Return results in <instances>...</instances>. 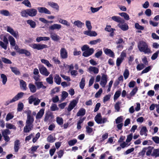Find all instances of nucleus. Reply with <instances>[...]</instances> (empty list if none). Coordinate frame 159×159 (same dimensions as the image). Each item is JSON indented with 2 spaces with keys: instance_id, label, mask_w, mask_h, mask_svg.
Instances as JSON below:
<instances>
[{
  "instance_id": "nucleus-54",
  "label": "nucleus",
  "mask_w": 159,
  "mask_h": 159,
  "mask_svg": "<svg viewBox=\"0 0 159 159\" xmlns=\"http://www.w3.org/2000/svg\"><path fill=\"white\" fill-rule=\"evenodd\" d=\"M17 110L18 111H21L24 107L23 104L21 102H19L18 104Z\"/></svg>"
},
{
  "instance_id": "nucleus-18",
  "label": "nucleus",
  "mask_w": 159,
  "mask_h": 159,
  "mask_svg": "<svg viewBox=\"0 0 159 159\" xmlns=\"http://www.w3.org/2000/svg\"><path fill=\"white\" fill-rule=\"evenodd\" d=\"M111 19L119 23H123L125 22L123 19L119 16H114L111 17Z\"/></svg>"
},
{
  "instance_id": "nucleus-10",
  "label": "nucleus",
  "mask_w": 159,
  "mask_h": 159,
  "mask_svg": "<svg viewBox=\"0 0 159 159\" xmlns=\"http://www.w3.org/2000/svg\"><path fill=\"white\" fill-rule=\"evenodd\" d=\"M61 57L63 59H66L68 57V54L65 48H63L60 50Z\"/></svg>"
},
{
  "instance_id": "nucleus-24",
  "label": "nucleus",
  "mask_w": 159,
  "mask_h": 159,
  "mask_svg": "<svg viewBox=\"0 0 159 159\" xmlns=\"http://www.w3.org/2000/svg\"><path fill=\"white\" fill-rule=\"evenodd\" d=\"M73 25L78 28H82L84 26V24L79 20H77L74 22Z\"/></svg>"
},
{
  "instance_id": "nucleus-57",
  "label": "nucleus",
  "mask_w": 159,
  "mask_h": 159,
  "mask_svg": "<svg viewBox=\"0 0 159 159\" xmlns=\"http://www.w3.org/2000/svg\"><path fill=\"white\" fill-rule=\"evenodd\" d=\"M50 109L52 111H54L58 110L57 105L55 104H52L50 107Z\"/></svg>"
},
{
  "instance_id": "nucleus-40",
  "label": "nucleus",
  "mask_w": 159,
  "mask_h": 159,
  "mask_svg": "<svg viewBox=\"0 0 159 159\" xmlns=\"http://www.w3.org/2000/svg\"><path fill=\"white\" fill-rule=\"evenodd\" d=\"M6 127L8 129H13L14 130L16 129V127L15 125L9 123H7L6 124Z\"/></svg>"
},
{
  "instance_id": "nucleus-9",
  "label": "nucleus",
  "mask_w": 159,
  "mask_h": 159,
  "mask_svg": "<svg viewBox=\"0 0 159 159\" xmlns=\"http://www.w3.org/2000/svg\"><path fill=\"white\" fill-rule=\"evenodd\" d=\"M107 82V75L105 74H103L101 78L100 82V85L103 88L105 87Z\"/></svg>"
},
{
  "instance_id": "nucleus-50",
  "label": "nucleus",
  "mask_w": 159,
  "mask_h": 159,
  "mask_svg": "<svg viewBox=\"0 0 159 159\" xmlns=\"http://www.w3.org/2000/svg\"><path fill=\"white\" fill-rule=\"evenodd\" d=\"M129 70L127 69H125L123 74L125 80H126L128 78L129 75Z\"/></svg>"
},
{
  "instance_id": "nucleus-33",
  "label": "nucleus",
  "mask_w": 159,
  "mask_h": 159,
  "mask_svg": "<svg viewBox=\"0 0 159 159\" xmlns=\"http://www.w3.org/2000/svg\"><path fill=\"white\" fill-rule=\"evenodd\" d=\"M59 21L60 23L65 25L67 27H70V23L66 20L60 19Z\"/></svg>"
},
{
  "instance_id": "nucleus-1",
  "label": "nucleus",
  "mask_w": 159,
  "mask_h": 159,
  "mask_svg": "<svg viewBox=\"0 0 159 159\" xmlns=\"http://www.w3.org/2000/svg\"><path fill=\"white\" fill-rule=\"evenodd\" d=\"M138 47L139 51L143 52L145 54L151 53L150 48L147 43L143 41H140L138 44Z\"/></svg>"
},
{
  "instance_id": "nucleus-52",
  "label": "nucleus",
  "mask_w": 159,
  "mask_h": 159,
  "mask_svg": "<svg viewBox=\"0 0 159 159\" xmlns=\"http://www.w3.org/2000/svg\"><path fill=\"white\" fill-rule=\"evenodd\" d=\"M1 78L2 80V83L3 84H5L7 81V78L6 75L4 74L1 75Z\"/></svg>"
},
{
  "instance_id": "nucleus-56",
  "label": "nucleus",
  "mask_w": 159,
  "mask_h": 159,
  "mask_svg": "<svg viewBox=\"0 0 159 159\" xmlns=\"http://www.w3.org/2000/svg\"><path fill=\"white\" fill-rule=\"evenodd\" d=\"M85 25L88 30H91L92 27L90 21L87 20L85 22Z\"/></svg>"
},
{
  "instance_id": "nucleus-38",
  "label": "nucleus",
  "mask_w": 159,
  "mask_h": 159,
  "mask_svg": "<svg viewBox=\"0 0 159 159\" xmlns=\"http://www.w3.org/2000/svg\"><path fill=\"white\" fill-rule=\"evenodd\" d=\"M85 85V79L84 78H82L81 81L79 83V86L80 88L83 89Z\"/></svg>"
},
{
  "instance_id": "nucleus-14",
  "label": "nucleus",
  "mask_w": 159,
  "mask_h": 159,
  "mask_svg": "<svg viewBox=\"0 0 159 159\" xmlns=\"http://www.w3.org/2000/svg\"><path fill=\"white\" fill-rule=\"evenodd\" d=\"M50 38L54 41H57L60 39V37L54 32H50Z\"/></svg>"
},
{
  "instance_id": "nucleus-5",
  "label": "nucleus",
  "mask_w": 159,
  "mask_h": 159,
  "mask_svg": "<svg viewBox=\"0 0 159 159\" xmlns=\"http://www.w3.org/2000/svg\"><path fill=\"white\" fill-rule=\"evenodd\" d=\"M95 121L98 124L104 123L107 121V119L106 118H102L100 114H97L94 118Z\"/></svg>"
},
{
  "instance_id": "nucleus-21",
  "label": "nucleus",
  "mask_w": 159,
  "mask_h": 159,
  "mask_svg": "<svg viewBox=\"0 0 159 159\" xmlns=\"http://www.w3.org/2000/svg\"><path fill=\"white\" fill-rule=\"evenodd\" d=\"M28 87L30 92L32 93H34L36 91L37 89V87L32 83H30L28 85Z\"/></svg>"
},
{
  "instance_id": "nucleus-46",
  "label": "nucleus",
  "mask_w": 159,
  "mask_h": 159,
  "mask_svg": "<svg viewBox=\"0 0 159 159\" xmlns=\"http://www.w3.org/2000/svg\"><path fill=\"white\" fill-rule=\"evenodd\" d=\"M53 118V116L52 113H49L46 115L44 119L45 121H47L50 118L52 119Z\"/></svg>"
},
{
  "instance_id": "nucleus-37",
  "label": "nucleus",
  "mask_w": 159,
  "mask_h": 159,
  "mask_svg": "<svg viewBox=\"0 0 159 159\" xmlns=\"http://www.w3.org/2000/svg\"><path fill=\"white\" fill-rule=\"evenodd\" d=\"M42 63L45 64L48 67H52V65L50 64L49 61L47 60L42 59L41 60Z\"/></svg>"
},
{
  "instance_id": "nucleus-30",
  "label": "nucleus",
  "mask_w": 159,
  "mask_h": 159,
  "mask_svg": "<svg viewBox=\"0 0 159 159\" xmlns=\"http://www.w3.org/2000/svg\"><path fill=\"white\" fill-rule=\"evenodd\" d=\"M147 131L148 130L146 127L145 126H143L141 128L140 131V134L141 135H144L145 136H146L147 135Z\"/></svg>"
},
{
  "instance_id": "nucleus-11",
  "label": "nucleus",
  "mask_w": 159,
  "mask_h": 159,
  "mask_svg": "<svg viewBox=\"0 0 159 159\" xmlns=\"http://www.w3.org/2000/svg\"><path fill=\"white\" fill-rule=\"evenodd\" d=\"M39 70L40 73L42 75L46 76H48L50 74L47 68L44 66H42L39 67Z\"/></svg>"
},
{
  "instance_id": "nucleus-45",
  "label": "nucleus",
  "mask_w": 159,
  "mask_h": 159,
  "mask_svg": "<svg viewBox=\"0 0 159 159\" xmlns=\"http://www.w3.org/2000/svg\"><path fill=\"white\" fill-rule=\"evenodd\" d=\"M53 77L52 75H50L49 77L47 78L46 80L47 83L50 84H52L53 83Z\"/></svg>"
},
{
  "instance_id": "nucleus-23",
  "label": "nucleus",
  "mask_w": 159,
  "mask_h": 159,
  "mask_svg": "<svg viewBox=\"0 0 159 159\" xmlns=\"http://www.w3.org/2000/svg\"><path fill=\"white\" fill-rule=\"evenodd\" d=\"M44 111V109H41L37 114L36 116V119H41L43 116Z\"/></svg>"
},
{
  "instance_id": "nucleus-64",
  "label": "nucleus",
  "mask_w": 159,
  "mask_h": 159,
  "mask_svg": "<svg viewBox=\"0 0 159 159\" xmlns=\"http://www.w3.org/2000/svg\"><path fill=\"white\" fill-rule=\"evenodd\" d=\"M152 139L157 144L159 143V137L157 136L152 137Z\"/></svg>"
},
{
  "instance_id": "nucleus-63",
  "label": "nucleus",
  "mask_w": 159,
  "mask_h": 159,
  "mask_svg": "<svg viewBox=\"0 0 159 159\" xmlns=\"http://www.w3.org/2000/svg\"><path fill=\"white\" fill-rule=\"evenodd\" d=\"M123 60H124L120 57L118 58L116 61V66H119L120 65V64L122 62Z\"/></svg>"
},
{
  "instance_id": "nucleus-17",
  "label": "nucleus",
  "mask_w": 159,
  "mask_h": 159,
  "mask_svg": "<svg viewBox=\"0 0 159 159\" xmlns=\"http://www.w3.org/2000/svg\"><path fill=\"white\" fill-rule=\"evenodd\" d=\"M84 34L90 36H96L97 35V33L94 31H91V30H88L84 32Z\"/></svg>"
},
{
  "instance_id": "nucleus-4",
  "label": "nucleus",
  "mask_w": 159,
  "mask_h": 159,
  "mask_svg": "<svg viewBox=\"0 0 159 159\" xmlns=\"http://www.w3.org/2000/svg\"><path fill=\"white\" fill-rule=\"evenodd\" d=\"M7 31L10 33L15 38L18 39L19 37L18 32L16 31H14L13 28L9 26L6 27Z\"/></svg>"
},
{
  "instance_id": "nucleus-20",
  "label": "nucleus",
  "mask_w": 159,
  "mask_h": 159,
  "mask_svg": "<svg viewBox=\"0 0 159 159\" xmlns=\"http://www.w3.org/2000/svg\"><path fill=\"white\" fill-rule=\"evenodd\" d=\"M48 4L52 8L55 9L57 11L59 10V7L57 3L53 2H48Z\"/></svg>"
},
{
  "instance_id": "nucleus-32",
  "label": "nucleus",
  "mask_w": 159,
  "mask_h": 159,
  "mask_svg": "<svg viewBox=\"0 0 159 159\" xmlns=\"http://www.w3.org/2000/svg\"><path fill=\"white\" fill-rule=\"evenodd\" d=\"M27 23L32 28H34L36 26L35 22L32 20H28L26 21Z\"/></svg>"
},
{
  "instance_id": "nucleus-3",
  "label": "nucleus",
  "mask_w": 159,
  "mask_h": 159,
  "mask_svg": "<svg viewBox=\"0 0 159 159\" xmlns=\"http://www.w3.org/2000/svg\"><path fill=\"white\" fill-rule=\"evenodd\" d=\"M30 46L33 49H36L38 50L46 48L48 47V46L46 44L39 43H32L30 44Z\"/></svg>"
},
{
  "instance_id": "nucleus-53",
  "label": "nucleus",
  "mask_w": 159,
  "mask_h": 159,
  "mask_svg": "<svg viewBox=\"0 0 159 159\" xmlns=\"http://www.w3.org/2000/svg\"><path fill=\"white\" fill-rule=\"evenodd\" d=\"M152 156H154L156 157L159 156V149H154L152 154Z\"/></svg>"
},
{
  "instance_id": "nucleus-13",
  "label": "nucleus",
  "mask_w": 159,
  "mask_h": 159,
  "mask_svg": "<svg viewBox=\"0 0 159 159\" xmlns=\"http://www.w3.org/2000/svg\"><path fill=\"white\" fill-rule=\"evenodd\" d=\"M94 52V50L93 48H90L88 50L84 51L82 54V55L84 57H88L91 55Z\"/></svg>"
},
{
  "instance_id": "nucleus-27",
  "label": "nucleus",
  "mask_w": 159,
  "mask_h": 159,
  "mask_svg": "<svg viewBox=\"0 0 159 159\" xmlns=\"http://www.w3.org/2000/svg\"><path fill=\"white\" fill-rule=\"evenodd\" d=\"M54 82L58 85L60 84L61 82V78L57 74H56L54 77Z\"/></svg>"
},
{
  "instance_id": "nucleus-22",
  "label": "nucleus",
  "mask_w": 159,
  "mask_h": 159,
  "mask_svg": "<svg viewBox=\"0 0 159 159\" xmlns=\"http://www.w3.org/2000/svg\"><path fill=\"white\" fill-rule=\"evenodd\" d=\"M104 51L105 53L110 57H113L114 56V54L110 49L108 48H105L104 49Z\"/></svg>"
},
{
  "instance_id": "nucleus-41",
  "label": "nucleus",
  "mask_w": 159,
  "mask_h": 159,
  "mask_svg": "<svg viewBox=\"0 0 159 159\" xmlns=\"http://www.w3.org/2000/svg\"><path fill=\"white\" fill-rule=\"evenodd\" d=\"M10 68L11 69L12 71L16 75H19L20 74V72L18 69L15 67H11Z\"/></svg>"
},
{
  "instance_id": "nucleus-19",
  "label": "nucleus",
  "mask_w": 159,
  "mask_h": 159,
  "mask_svg": "<svg viewBox=\"0 0 159 159\" xmlns=\"http://www.w3.org/2000/svg\"><path fill=\"white\" fill-rule=\"evenodd\" d=\"M118 26L123 31L127 30L129 29L128 25L124 22L123 23H119L118 24Z\"/></svg>"
},
{
  "instance_id": "nucleus-26",
  "label": "nucleus",
  "mask_w": 159,
  "mask_h": 159,
  "mask_svg": "<svg viewBox=\"0 0 159 159\" xmlns=\"http://www.w3.org/2000/svg\"><path fill=\"white\" fill-rule=\"evenodd\" d=\"M20 145V141L17 140L14 142V150L15 152H17L18 151Z\"/></svg>"
},
{
  "instance_id": "nucleus-43",
  "label": "nucleus",
  "mask_w": 159,
  "mask_h": 159,
  "mask_svg": "<svg viewBox=\"0 0 159 159\" xmlns=\"http://www.w3.org/2000/svg\"><path fill=\"white\" fill-rule=\"evenodd\" d=\"M153 147L151 146H148V147H146V155L148 156L150 155L152 153Z\"/></svg>"
},
{
  "instance_id": "nucleus-16",
  "label": "nucleus",
  "mask_w": 159,
  "mask_h": 159,
  "mask_svg": "<svg viewBox=\"0 0 159 159\" xmlns=\"http://www.w3.org/2000/svg\"><path fill=\"white\" fill-rule=\"evenodd\" d=\"M49 29L51 30H59L61 28V25L57 24H54L49 27Z\"/></svg>"
},
{
  "instance_id": "nucleus-35",
  "label": "nucleus",
  "mask_w": 159,
  "mask_h": 159,
  "mask_svg": "<svg viewBox=\"0 0 159 159\" xmlns=\"http://www.w3.org/2000/svg\"><path fill=\"white\" fill-rule=\"evenodd\" d=\"M20 14L22 17H27L28 16L27 9L22 10L20 12Z\"/></svg>"
},
{
  "instance_id": "nucleus-34",
  "label": "nucleus",
  "mask_w": 159,
  "mask_h": 159,
  "mask_svg": "<svg viewBox=\"0 0 159 159\" xmlns=\"http://www.w3.org/2000/svg\"><path fill=\"white\" fill-rule=\"evenodd\" d=\"M8 39L11 45L13 46H15L16 44V42L14 38L10 35L8 37Z\"/></svg>"
},
{
  "instance_id": "nucleus-62",
  "label": "nucleus",
  "mask_w": 159,
  "mask_h": 159,
  "mask_svg": "<svg viewBox=\"0 0 159 159\" xmlns=\"http://www.w3.org/2000/svg\"><path fill=\"white\" fill-rule=\"evenodd\" d=\"M159 53V51H157L156 52L154 53L152 56L151 57V58L152 60H155L158 57V55Z\"/></svg>"
},
{
  "instance_id": "nucleus-59",
  "label": "nucleus",
  "mask_w": 159,
  "mask_h": 159,
  "mask_svg": "<svg viewBox=\"0 0 159 159\" xmlns=\"http://www.w3.org/2000/svg\"><path fill=\"white\" fill-rule=\"evenodd\" d=\"M138 90V89L137 87H135L130 93V95L131 96H133L136 94Z\"/></svg>"
},
{
  "instance_id": "nucleus-58",
  "label": "nucleus",
  "mask_w": 159,
  "mask_h": 159,
  "mask_svg": "<svg viewBox=\"0 0 159 159\" xmlns=\"http://www.w3.org/2000/svg\"><path fill=\"white\" fill-rule=\"evenodd\" d=\"M101 40L100 39H98L95 40H92L89 43L92 45H95L98 43H99L101 42Z\"/></svg>"
},
{
  "instance_id": "nucleus-61",
  "label": "nucleus",
  "mask_w": 159,
  "mask_h": 159,
  "mask_svg": "<svg viewBox=\"0 0 159 159\" xmlns=\"http://www.w3.org/2000/svg\"><path fill=\"white\" fill-rule=\"evenodd\" d=\"M34 83L38 89L41 88V86H43V82H42L35 81Z\"/></svg>"
},
{
  "instance_id": "nucleus-49",
  "label": "nucleus",
  "mask_w": 159,
  "mask_h": 159,
  "mask_svg": "<svg viewBox=\"0 0 159 159\" xmlns=\"http://www.w3.org/2000/svg\"><path fill=\"white\" fill-rule=\"evenodd\" d=\"M56 121L59 125H61L63 124V120L61 117H57L56 118Z\"/></svg>"
},
{
  "instance_id": "nucleus-25",
  "label": "nucleus",
  "mask_w": 159,
  "mask_h": 159,
  "mask_svg": "<svg viewBox=\"0 0 159 159\" xmlns=\"http://www.w3.org/2000/svg\"><path fill=\"white\" fill-rule=\"evenodd\" d=\"M90 73L93 72L95 74H98L99 72V69L98 68L94 67L91 66L88 69Z\"/></svg>"
},
{
  "instance_id": "nucleus-39",
  "label": "nucleus",
  "mask_w": 159,
  "mask_h": 159,
  "mask_svg": "<svg viewBox=\"0 0 159 159\" xmlns=\"http://www.w3.org/2000/svg\"><path fill=\"white\" fill-rule=\"evenodd\" d=\"M2 135L3 137L7 136L11 134L10 131L8 129H3L2 131Z\"/></svg>"
},
{
  "instance_id": "nucleus-6",
  "label": "nucleus",
  "mask_w": 159,
  "mask_h": 159,
  "mask_svg": "<svg viewBox=\"0 0 159 159\" xmlns=\"http://www.w3.org/2000/svg\"><path fill=\"white\" fill-rule=\"evenodd\" d=\"M24 94V93L23 92H20L18 93L11 100L8 101L7 104L14 102L22 98Z\"/></svg>"
},
{
  "instance_id": "nucleus-31",
  "label": "nucleus",
  "mask_w": 159,
  "mask_h": 159,
  "mask_svg": "<svg viewBox=\"0 0 159 159\" xmlns=\"http://www.w3.org/2000/svg\"><path fill=\"white\" fill-rule=\"evenodd\" d=\"M20 86L21 88L23 90H26L27 89L26 84V82L23 80H20Z\"/></svg>"
},
{
  "instance_id": "nucleus-48",
  "label": "nucleus",
  "mask_w": 159,
  "mask_h": 159,
  "mask_svg": "<svg viewBox=\"0 0 159 159\" xmlns=\"http://www.w3.org/2000/svg\"><path fill=\"white\" fill-rule=\"evenodd\" d=\"M55 140V138L51 135H49L47 138V141L50 143H52Z\"/></svg>"
},
{
  "instance_id": "nucleus-2",
  "label": "nucleus",
  "mask_w": 159,
  "mask_h": 159,
  "mask_svg": "<svg viewBox=\"0 0 159 159\" xmlns=\"http://www.w3.org/2000/svg\"><path fill=\"white\" fill-rule=\"evenodd\" d=\"M25 112L27 116L26 122L33 124L34 121V116L36 115V112L35 111L32 112L31 111L27 110Z\"/></svg>"
},
{
  "instance_id": "nucleus-7",
  "label": "nucleus",
  "mask_w": 159,
  "mask_h": 159,
  "mask_svg": "<svg viewBox=\"0 0 159 159\" xmlns=\"http://www.w3.org/2000/svg\"><path fill=\"white\" fill-rule=\"evenodd\" d=\"M78 102V100L75 99H73L71 101L68 107L67 111H71L76 106Z\"/></svg>"
},
{
  "instance_id": "nucleus-55",
  "label": "nucleus",
  "mask_w": 159,
  "mask_h": 159,
  "mask_svg": "<svg viewBox=\"0 0 159 159\" xmlns=\"http://www.w3.org/2000/svg\"><path fill=\"white\" fill-rule=\"evenodd\" d=\"M52 60L53 61H54L55 64L60 65L61 64L60 61L56 57H53Z\"/></svg>"
},
{
  "instance_id": "nucleus-44",
  "label": "nucleus",
  "mask_w": 159,
  "mask_h": 159,
  "mask_svg": "<svg viewBox=\"0 0 159 159\" xmlns=\"http://www.w3.org/2000/svg\"><path fill=\"white\" fill-rule=\"evenodd\" d=\"M121 104V102L119 101L117 102L115 105L114 107L115 110H116L117 112L119 111L120 107V105Z\"/></svg>"
},
{
  "instance_id": "nucleus-51",
  "label": "nucleus",
  "mask_w": 159,
  "mask_h": 159,
  "mask_svg": "<svg viewBox=\"0 0 159 159\" xmlns=\"http://www.w3.org/2000/svg\"><path fill=\"white\" fill-rule=\"evenodd\" d=\"M121 92L120 91H116L114 96V101H116L117 99L120 97V95Z\"/></svg>"
},
{
  "instance_id": "nucleus-60",
  "label": "nucleus",
  "mask_w": 159,
  "mask_h": 159,
  "mask_svg": "<svg viewBox=\"0 0 159 159\" xmlns=\"http://www.w3.org/2000/svg\"><path fill=\"white\" fill-rule=\"evenodd\" d=\"M2 61L3 62L6 64H11L12 63L11 61L10 60L6 58H2Z\"/></svg>"
},
{
  "instance_id": "nucleus-15",
  "label": "nucleus",
  "mask_w": 159,
  "mask_h": 159,
  "mask_svg": "<svg viewBox=\"0 0 159 159\" xmlns=\"http://www.w3.org/2000/svg\"><path fill=\"white\" fill-rule=\"evenodd\" d=\"M37 9L39 12L41 13H44L48 14H51L50 11L44 7H39L37 8Z\"/></svg>"
},
{
  "instance_id": "nucleus-28",
  "label": "nucleus",
  "mask_w": 159,
  "mask_h": 159,
  "mask_svg": "<svg viewBox=\"0 0 159 159\" xmlns=\"http://www.w3.org/2000/svg\"><path fill=\"white\" fill-rule=\"evenodd\" d=\"M50 39V38L48 37H38L36 39V41L39 42L42 41H48Z\"/></svg>"
},
{
  "instance_id": "nucleus-29",
  "label": "nucleus",
  "mask_w": 159,
  "mask_h": 159,
  "mask_svg": "<svg viewBox=\"0 0 159 159\" xmlns=\"http://www.w3.org/2000/svg\"><path fill=\"white\" fill-rule=\"evenodd\" d=\"M86 113L85 110L84 108L80 109L76 114L77 116H84Z\"/></svg>"
},
{
  "instance_id": "nucleus-36",
  "label": "nucleus",
  "mask_w": 159,
  "mask_h": 159,
  "mask_svg": "<svg viewBox=\"0 0 159 159\" xmlns=\"http://www.w3.org/2000/svg\"><path fill=\"white\" fill-rule=\"evenodd\" d=\"M118 14L121 16L123 17L126 20H129L130 19L129 15L126 13H119Z\"/></svg>"
},
{
  "instance_id": "nucleus-12",
  "label": "nucleus",
  "mask_w": 159,
  "mask_h": 159,
  "mask_svg": "<svg viewBox=\"0 0 159 159\" xmlns=\"http://www.w3.org/2000/svg\"><path fill=\"white\" fill-rule=\"evenodd\" d=\"M28 16L31 17L35 16L37 14V11L35 9L30 8L27 9Z\"/></svg>"
},
{
  "instance_id": "nucleus-42",
  "label": "nucleus",
  "mask_w": 159,
  "mask_h": 159,
  "mask_svg": "<svg viewBox=\"0 0 159 159\" xmlns=\"http://www.w3.org/2000/svg\"><path fill=\"white\" fill-rule=\"evenodd\" d=\"M22 3L25 5L26 7L30 8L31 7V5L30 2L29 0H24Z\"/></svg>"
},
{
  "instance_id": "nucleus-47",
  "label": "nucleus",
  "mask_w": 159,
  "mask_h": 159,
  "mask_svg": "<svg viewBox=\"0 0 159 159\" xmlns=\"http://www.w3.org/2000/svg\"><path fill=\"white\" fill-rule=\"evenodd\" d=\"M13 117V114L12 113H9L7 115L6 120L7 121H8L12 119Z\"/></svg>"
},
{
  "instance_id": "nucleus-8",
  "label": "nucleus",
  "mask_w": 159,
  "mask_h": 159,
  "mask_svg": "<svg viewBox=\"0 0 159 159\" xmlns=\"http://www.w3.org/2000/svg\"><path fill=\"white\" fill-rule=\"evenodd\" d=\"M33 127V124L26 122L24 128V132L25 133L29 132L32 129Z\"/></svg>"
}]
</instances>
